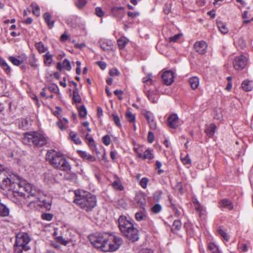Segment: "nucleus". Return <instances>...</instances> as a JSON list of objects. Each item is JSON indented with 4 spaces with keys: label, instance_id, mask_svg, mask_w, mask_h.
<instances>
[{
    "label": "nucleus",
    "instance_id": "obj_1",
    "mask_svg": "<svg viewBox=\"0 0 253 253\" xmlns=\"http://www.w3.org/2000/svg\"><path fill=\"white\" fill-rule=\"evenodd\" d=\"M74 202L86 211H91L96 204V198L90 193L79 190L75 191Z\"/></svg>",
    "mask_w": 253,
    "mask_h": 253
},
{
    "label": "nucleus",
    "instance_id": "obj_2",
    "mask_svg": "<svg viewBox=\"0 0 253 253\" xmlns=\"http://www.w3.org/2000/svg\"><path fill=\"white\" fill-rule=\"evenodd\" d=\"M12 182L14 183L13 184L14 188L13 189H5V190H12L13 192L17 193L21 196L24 194L23 191L26 192L28 194L27 197L29 203H30V200L34 199L36 196H38V194L40 192L25 180H20L18 182H16L12 179Z\"/></svg>",
    "mask_w": 253,
    "mask_h": 253
},
{
    "label": "nucleus",
    "instance_id": "obj_3",
    "mask_svg": "<svg viewBox=\"0 0 253 253\" xmlns=\"http://www.w3.org/2000/svg\"><path fill=\"white\" fill-rule=\"evenodd\" d=\"M46 159L49 160L50 164L56 169L65 171L71 169V166L67 160L53 150L47 152Z\"/></svg>",
    "mask_w": 253,
    "mask_h": 253
},
{
    "label": "nucleus",
    "instance_id": "obj_4",
    "mask_svg": "<svg viewBox=\"0 0 253 253\" xmlns=\"http://www.w3.org/2000/svg\"><path fill=\"white\" fill-rule=\"evenodd\" d=\"M24 143L33 145L37 147L45 145L47 142V138L42 134L36 131L25 133L23 138Z\"/></svg>",
    "mask_w": 253,
    "mask_h": 253
},
{
    "label": "nucleus",
    "instance_id": "obj_5",
    "mask_svg": "<svg viewBox=\"0 0 253 253\" xmlns=\"http://www.w3.org/2000/svg\"><path fill=\"white\" fill-rule=\"evenodd\" d=\"M3 165L0 164V187L3 190L14 189V183L12 182V179L16 177L14 174L7 173ZM16 178L19 180L18 177Z\"/></svg>",
    "mask_w": 253,
    "mask_h": 253
},
{
    "label": "nucleus",
    "instance_id": "obj_6",
    "mask_svg": "<svg viewBox=\"0 0 253 253\" xmlns=\"http://www.w3.org/2000/svg\"><path fill=\"white\" fill-rule=\"evenodd\" d=\"M30 241V237L26 233H19L16 236L15 252L21 253L23 250L28 251L30 248L27 244Z\"/></svg>",
    "mask_w": 253,
    "mask_h": 253
},
{
    "label": "nucleus",
    "instance_id": "obj_7",
    "mask_svg": "<svg viewBox=\"0 0 253 253\" xmlns=\"http://www.w3.org/2000/svg\"><path fill=\"white\" fill-rule=\"evenodd\" d=\"M106 242L105 252H114L116 251L123 244V240L120 237L111 234H108Z\"/></svg>",
    "mask_w": 253,
    "mask_h": 253
},
{
    "label": "nucleus",
    "instance_id": "obj_8",
    "mask_svg": "<svg viewBox=\"0 0 253 253\" xmlns=\"http://www.w3.org/2000/svg\"><path fill=\"white\" fill-rule=\"evenodd\" d=\"M108 234L92 235L89 236V240L92 245L96 248H100L105 252L106 242H107Z\"/></svg>",
    "mask_w": 253,
    "mask_h": 253
},
{
    "label": "nucleus",
    "instance_id": "obj_9",
    "mask_svg": "<svg viewBox=\"0 0 253 253\" xmlns=\"http://www.w3.org/2000/svg\"><path fill=\"white\" fill-rule=\"evenodd\" d=\"M36 205L44 207L47 210H49L51 207L50 202L46 201L45 196L42 195L41 192L34 199L30 200V203L28 204V206L33 208H35Z\"/></svg>",
    "mask_w": 253,
    "mask_h": 253
},
{
    "label": "nucleus",
    "instance_id": "obj_10",
    "mask_svg": "<svg viewBox=\"0 0 253 253\" xmlns=\"http://www.w3.org/2000/svg\"><path fill=\"white\" fill-rule=\"evenodd\" d=\"M118 224L119 229L123 236L132 229V228H135L133 224L124 215H121L119 217Z\"/></svg>",
    "mask_w": 253,
    "mask_h": 253
},
{
    "label": "nucleus",
    "instance_id": "obj_11",
    "mask_svg": "<svg viewBox=\"0 0 253 253\" xmlns=\"http://www.w3.org/2000/svg\"><path fill=\"white\" fill-rule=\"evenodd\" d=\"M247 59L244 55L236 57L233 61V66L237 70L243 69L246 65Z\"/></svg>",
    "mask_w": 253,
    "mask_h": 253
},
{
    "label": "nucleus",
    "instance_id": "obj_12",
    "mask_svg": "<svg viewBox=\"0 0 253 253\" xmlns=\"http://www.w3.org/2000/svg\"><path fill=\"white\" fill-rule=\"evenodd\" d=\"M111 13L118 21H120L125 14V8L123 7H113L111 9Z\"/></svg>",
    "mask_w": 253,
    "mask_h": 253
},
{
    "label": "nucleus",
    "instance_id": "obj_13",
    "mask_svg": "<svg viewBox=\"0 0 253 253\" xmlns=\"http://www.w3.org/2000/svg\"><path fill=\"white\" fill-rule=\"evenodd\" d=\"M124 236L129 241L134 242L139 239V231L136 228H132V229L127 232Z\"/></svg>",
    "mask_w": 253,
    "mask_h": 253
},
{
    "label": "nucleus",
    "instance_id": "obj_14",
    "mask_svg": "<svg viewBox=\"0 0 253 253\" xmlns=\"http://www.w3.org/2000/svg\"><path fill=\"white\" fill-rule=\"evenodd\" d=\"M162 78L167 85H170L173 82L174 74L171 71H167L163 73Z\"/></svg>",
    "mask_w": 253,
    "mask_h": 253
},
{
    "label": "nucleus",
    "instance_id": "obj_15",
    "mask_svg": "<svg viewBox=\"0 0 253 253\" xmlns=\"http://www.w3.org/2000/svg\"><path fill=\"white\" fill-rule=\"evenodd\" d=\"M168 124L171 128H175L179 125V119L176 114H171L168 118Z\"/></svg>",
    "mask_w": 253,
    "mask_h": 253
},
{
    "label": "nucleus",
    "instance_id": "obj_16",
    "mask_svg": "<svg viewBox=\"0 0 253 253\" xmlns=\"http://www.w3.org/2000/svg\"><path fill=\"white\" fill-rule=\"evenodd\" d=\"M99 43L101 48L104 51L112 50L113 48L114 44L111 40L101 39Z\"/></svg>",
    "mask_w": 253,
    "mask_h": 253
},
{
    "label": "nucleus",
    "instance_id": "obj_17",
    "mask_svg": "<svg viewBox=\"0 0 253 253\" xmlns=\"http://www.w3.org/2000/svg\"><path fill=\"white\" fill-rule=\"evenodd\" d=\"M207 48L206 42L203 41L197 42L194 44L195 50L201 54H203L206 52Z\"/></svg>",
    "mask_w": 253,
    "mask_h": 253
},
{
    "label": "nucleus",
    "instance_id": "obj_18",
    "mask_svg": "<svg viewBox=\"0 0 253 253\" xmlns=\"http://www.w3.org/2000/svg\"><path fill=\"white\" fill-rule=\"evenodd\" d=\"M218 205L220 209L226 208L229 210H232L234 207L233 203L227 199H223L220 200L219 202Z\"/></svg>",
    "mask_w": 253,
    "mask_h": 253
},
{
    "label": "nucleus",
    "instance_id": "obj_19",
    "mask_svg": "<svg viewBox=\"0 0 253 253\" xmlns=\"http://www.w3.org/2000/svg\"><path fill=\"white\" fill-rule=\"evenodd\" d=\"M79 155L84 160L89 162H94L96 160V158L93 156L87 153L85 151L82 150L78 151Z\"/></svg>",
    "mask_w": 253,
    "mask_h": 253
},
{
    "label": "nucleus",
    "instance_id": "obj_20",
    "mask_svg": "<svg viewBox=\"0 0 253 253\" xmlns=\"http://www.w3.org/2000/svg\"><path fill=\"white\" fill-rule=\"evenodd\" d=\"M216 128V126L214 124H211L210 125H207L205 132L207 135L209 137H211L213 136L215 133V130Z\"/></svg>",
    "mask_w": 253,
    "mask_h": 253
},
{
    "label": "nucleus",
    "instance_id": "obj_21",
    "mask_svg": "<svg viewBox=\"0 0 253 253\" xmlns=\"http://www.w3.org/2000/svg\"><path fill=\"white\" fill-rule=\"evenodd\" d=\"M148 99L151 101L153 103H156L158 100V95L157 91L155 90H148L146 91H144Z\"/></svg>",
    "mask_w": 253,
    "mask_h": 253
},
{
    "label": "nucleus",
    "instance_id": "obj_22",
    "mask_svg": "<svg viewBox=\"0 0 253 253\" xmlns=\"http://www.w3.org/2000/svg\"><path fill=\"white\" fill-rule=\"evenodd\" d=\"M68 119L65 118H59L58 121L56 122L57 126L62 130H64L68 127Z\"/></svg>",
    "mask_w": 253,
    "mask_h": 253
},
{
    "label": "nucleus",
    "instance_id": "obj_23",
    "mask_svg": "<svg viewBox=\"0 0 253 253\" xmlns=\"http://www.w3.org/2000/svg\"><path fill=\"white\" fill-rule=\"evenodd\" d=\"M135 217L136 220L138 221L146 220L147 218V212L145 208L137 212L135 214Z\"/></svg>",
    "mask_w": 253,
    "mask_h": 253
},
{
    "label": "nucleus",
    "instance_id": "obj_24",
    "mask_svg": "<svg viewBox=\"0 0 253 253\" xmlns=\"http://www.w3.org/2000/svg\"><path fill=\"white\" fill-rule=\"evenodd\" d=\"M43 19L45 22L48 25L49 28L51 29L54 24V21L51 20V16L48 12H45L43 15Z\"/></svg>",
    "mask_w": 253,
    "mask_h": 253
},
{
    "label": "nucleus",
    "instance_id": "obj_25",
    "mask_svg": "<svg viewBox=\"0 0 253 253\" xmlns=\"http://www.w3.org/2000/svg\"><path fill=\"white\" fill-rule=\"evenodd\" d=\"M0 67L7 74H9L11 72V68L7 64L5 61L0 57Z\"/></svg>",
    "mask_w": 253,
    "mask_h": 253
},
{
    "label": "nucleus",
    "instance_id": "obj_26",
    "mask_svg": "<svg viewBox=\"0 0 253 253\" xmlns=\"http://www.w3.org/2000/svg\"><path fill=\"white\" fill-rule=\"evenodd\" d=\"M189 83L193 89H196L199 85V79L197 77H193L189 79Z\"/></svg>",
    "mask_w": 253,
    "mask_h": 253
},
{
    "label": "nucleus",
    "instance_id": "obj_27",
    "mask_svg": "<svg viewBox=\"0 0 253 253\" xmlns=\"http://www.w3.org/2000/svg\"><path fill=\"white\" fill-rule=\"evenodd\" d=\"M242 87L246 91H251L253 86L252 81L245 80L242 84Z\"/></svg>",
    "mask_w": 253,
    "mask_h": 253
},
{
    "label": "nucleus",
    "instance_id": "obj_28",
    "mask_svg": "<svg viewBox=\"0 0 253 253\" xmlns=\"http://www.w3.org/2000/svg\"><path fill=\"white\" fill-rule=\"evenodd\" d=\"M128 40L124 37L119 39L117 41V43L119 48L120 49H123L125 47L126 45L128 43Z\"/></svg>",
    "mask_w": 253,
    "mask_h": 253
},
{
    "label": "nucleus",
    "instance_id": "obj_29",
    "mask_svg": "<svg viewBox=\"0 0 253 253\" xmlns=\"http://www.w3.org/2000/svg\"><path fill=\"white\" fill-rule=\"evenodd\" d=\"M242 17L244 19L243 23L245 24H248L253 21V15L252 16L247 10L244 12Z\"/></svg>",
    "mask_w": 253,
    "mask_h": 253
},
{
    "label": "nucleus",
    "instance_id": "obj_30",
    "mask_svg": "<svg viewBox=\"0 0 253 253\" xmlns=\"http://www.w3.org/2000/svg\"><path fill=\"white\" fill-rule=\"evenodd\" d=\"M44 63L47 66H49L52 62V55L47 52L43 56Z\"/></svg>",
    "mask_w": 253,
    "mask_h": 253
},
{
    "label": "nucleus",
    "instance_id": "obj_31",
    "mask_svg": "<svg viewBox=\"0 0 253 253\" xmlns=\"http://www.w3.org/2000/svg\"><path fill=\"white\" fill-rule=\"evenodd\" d=\"M126 118L130 123H134L135 121V116L131 111L127 110L126 113Z\"/></svg>",
    "mask_w": 253,
    "mask_h": 253
},
{
    "label": "nucleus",
    "instance_id": "obj_32",
    "mask_svg": "<svg viewBox=\"0 0 253 253\" xmlns=\"http://www.w3.org/2000/svg\"><path fill=\"white\" fill-rule=\"evenodd\" d=\"M73 99L76 103H80L81 101V97L79 94L78 88H75L73 90Z\"/></svg>",
    "mask_w": 253,
    "mask_h": 253
},
{
    "label": "nucleus",
    "instance_id": "obj_33",
    "mask_svg": "<svg viewBox=\"0 0 253 253\" xmlns=\"http://www.w3.org/2000/svg\"><path fill=\"white\" fill-rule=\"evenodd\" d=\"M35 47L40 53H43L47 50V48L44 46L42 42L36 43Z\"/></svg>",
    "mask_w": 253,
    "mask_h": 253
},
{
    "label": "nucleus",
    "instance_id": "obj_34",
    "mask_svg": "<svg viewBox=\"0 0 253 253\" xmlns=\"http://www.w3.org/2000/svg\"><path fill=\"white\" fill-rule=\"evenodd\" d=\"M154 158V155L152 151L148 149L145 151L143 154V159H148L151 160Z\"/></svg>",
    "mask_w": 253,
    "mask_h": 253
},
{
    "label": "nucleus",
    "instance_id": "obj_35",
    "mask_svg": "<svg viewBox=\"0 0 253 253\" xmlns=\"http://www.w3.org/2000/svg\"><path fill=\"white\" fill-rule=\"evenodd\" d=\"M138 205L141 208V209L145 208V200L143 196H138L136 198Z\"/></svg>",
    "mask_w": 253,
    "mask_h": 253
},
{
    "label": "nucleus",
    "instance_id": "obj_36",
    "mask_svg": "<svg viewBox=\"0 0 253 253\" xmlns=\"http://www.w3.org/2000/svg\"><path fill=\"white\" fill-rule=\"evenodd\" d=\"M58 242L61 244L66 246L68 243H71L72 241L71 239H64L62 236H58L56 238Z\"/></svg>",
    "mask_w": 253,
    "mask_h": 253
},
{
    "label": "nucleus",
    "instance_id": "obj_37",
    "mask_svg": "<svg viewBox=\"0 0 253 253\" xmlns=\"http://www.w3.org/2000/svg\"><path fill=\"white\" fill-rule=\"evenodd\" d=\"M217 27L218 28L219 30L223 34H225L228 33V29L224 23L221 22L218 23Z\"/></svg>",
    "mask_w": 253,
    "mask_h": 253
},
{
    "label": "nucleus",
    "instance_id": "obj_38",
    "mask_svg": "<svg viewBox=\"0 0 253 253\" xmlns=\"http://www.w3.org/2000/svg\"><path fill=\"white\" fill-rule=\"evenodd\" d=\"M70 136L72 140L76 144H80L82 143L81 139L77 137V133L71 131L70 133Z\"/></svg>",
    "mask_w": 253,
    "mask_h": 253
},
{
    "label": "nucleus",
    "instance_id": "obj_39",
    "mask_svg": "<svg viewBox=\"0 0 253 253\" xmlns=\"http://www.w3.org/2000/svg\"><path fill=\"white\" fill-rule=\"evenodd\" d=\"M112 186L115 189L119 190H123L124 189L122 182L119 179L115 180L112 183Z\"/></svg>",
    "mask_w": 253,
    "mask_h": 253
},
{
    "label": "nucleus",
    "instance_id": "obj_40",
    "mask_svg": "<svg viewBox=\"0 0 253 253\" xmlns=\"http://www.w3.org/2000/svg\"><path fill=\"white\" fill-rule=\"evenodd\" d=\"M8 60L14 65L19 66L21 64L23 61L22 60H20L17 59L13 56H9L8 57Z\"/></svg>",
    "mask_w": 253,
    "mask_h": 253
},
{
    "label": "nucleus",
    "instance_id": "obj_41",
    "mask_svg": "<svg viewBox=\"0 0 253 253\" xmlns=\"http://www.w3.org/2000/svg\"><path fill=\"white\" fill-rule=\"evenodd\" d=\"M208 250L211 253H214L219 251L218 247L213 243H210L208 245Z\"/></svg>",
    "mask_w": 253,
    "mask_h": 253
},
{
    "label": "nucleus",
    "instance_id": "obj_42",
    "mask_svg": "<svg viewBox=\"0 0 253 253\" xmlns=\"http://www.w3.org/2000/svg\"><path fill=\"white\" fill-rule=\"evenodd\" d=\"M208 250L211 253H214L219 251L218 247L213 243H210L208 245Z\"/></svg>",
    "mask_w": 253,
    "mask_h": 253
},
{
    "label": "nucleus",
    "instance_id": "obj_43",
    "mask_svg": "<svg viewBox=\"0 0 253 253\" xmlns=\"http://www.w3.org/2000/svg\"><path fill=\"white\" fill-rule=\"evenodd\" d=\"M78 111L79 115L82 118H84L86 116L87 114V111L86 108L84 105H82L80 106L78 108Z\"/></svg>",
    "mask_w": 253,
    "mask_h": 253
},
{
    "label": "nucleus",
    "instance_id": "obj_44",
    "mask_svg": "<svg viewBox=\"0 0 253 253\" xmlns=\"http://www.w3.org/2000/svg\"><path fill=\"white\" fill-rule=\"evenodd\" d=\"M29 62L30 65L34 69L36 68L38 66L36 62L37 59L34 55H32L29 58Z\"/></svg>",
    "mask_w": 253,
    "mask_h": 253
},
{
    "label": "nucleus",
    "instance_id": "obj_45",
    "mask_svg": "<svg viewBox=\"0 0 253 253\" xmlns=\"http://www.w3.org/2000/svg\"><path fill=\"white\" fill-rule=\"evenodd\" d=\"M162 209V207L159 204H156L151 208V211L154 213H158Z\"/></svg>",
    "mask_w": 253,
    "mask_h": 253
},
{
    "label": "nucleus",
    "instance_id": "obj_46",
    "mask_svg": "<svg viewBox=\"0 0 253 253\" xmlns=\"http://www.w3.org/2000/svg\"><path fill=\"white\" fill-rule=\"evenodd\" d=\"M181 222L179 220H175L173 223L172 230H179L181 227Z\"/></svg>",
    "mask_w": 253,
    "mask_h": 253
},
{
    "label": "nucleus",
    "instance_id": "obj_47",
    "mask_svg": "<svg viewBox=\"0 0 253 253\" xmlns=\"http://www.w3.org/2000/svg\"><path fill=\"white\" fill-rule=\"evenodd\" d=\"M33 13L37 16L40 15V10L39 6L36 3H33L32 4Z\"/></svg>",
    "mask_w": 253,
    "mask_h": 253
},
{
    "label": "nucleus",
    "instance_id": "obj_48",
    "mask_svg": "<svg viewBox=\"0 0 253 253\" xmlns=\"http://www.w3.org/2000/svg\"><path fill=\"white\" fill-rule=\"evenodd\" d=\"M163 192L161 190L156 191L153 194V199L156 201L158 202L161 198Z\"/></svg>",
    "mask_w": 253,
    "mask_h": 253
},
{
    "label": "nucleus",
    "instance_id": "obj_49",
    "mask_svg": "<svg viewBox=\"0 0 253 253\" xmlns=\"http://www.w3.org/2000/svg\"><path fill=\"white\" fill-rule=\"evenodd\" d=\"M63 68L67 71H70L71 69V65L70 61L67 59H65L62 62Z\"/></svg>",
    "mask_w": 253,
    "mask_h": 253
},
{
    "label": "nucleus",
    "instance_id": "obj_50",
    "mask_svg": "<svg viewBox=\"0 0 253 253\" xmlns=\"http://www.w3.org/2000/svg\"><path fill=\"white\" fill-rule=\"evenodd\" d=\"M113 120L117 126L121 127L122 125L120 122V120L119 116L116 114H113L112 115Z\"/></svg>",
    "mask_w": 253,
    "mask_h": 253
},
{
    "label": "nucleus",
    "instance_id": "obj_51",
    "mask_svg": "<svg viewBox=\"0 0 253 253\" xmlns=\"http://www.w3.org/2000/svg\"><path fill=\"white\" fill-rule=\"evenodd\" d=\"M148 182V178L146 177H143L140 180L139 184L142 188L145 189L147 188Z\"/></svg>",
    "mask_w": 253,
    "mask_h": 253
},
{
    "label": "nucleus",
    "instance_id": "obj_52",
    "mask_svg": "<svg viewBox=\"0 0 253 253\" xmlns=\"http://www.w3.org/2000/svg\"><path fill=\"white\" fill-rule=\"evenodd\" d=\"M195 207L197 211L199 212L200 215H201L203 212L205 211L204 208L199 203L195 204Z\"/></svg>",
    "mask_w": 253,
    "mask_h": 253
},
{
    "label": "nucleus",
    "instance_id": "obj_53",
    "mask_svg": "<svg viewBox=\"0 0 253 253\" xmlns=\"http://www.w3.org/2000/svg\"><path fill=\"white\" fill-rule=\"evenodd\" d=\"M218 233L226 241L229 239V237L224 230L221 228H219L217 230Z\"/></svg>",
    "mask_w": 253,
    "mask_h": 253
},
{
    "label": "nucleus",
    "instance_id": "obj_54",
    "mask_svg": "<svg viewBox=\"0 0 253 253\" xmlns=\"http://www.w3.org/2000/svg\"><path fill=\"white\" fill-rule=\"evenodd\" d=\"M42 217L43 220L50 221L53 218V214L49 213H44L42 214Z\"/></svg>",
    "mask_w": 253,
    "mask_h": 253
},
{
    "label": "nucleus",
    "instance_id": "obj_55",
    "mask_svg": "<svg viewBox=\"0 0 253 253\" xmlns=\"http://www.w3.org/2000/svg\"><path fill=\"white\" fill-rule=\"evenodd\" d=\"M143 83H150V84H152V75L151 74L147 75L146 77H145L142 79Z\"/></svg>",
    "mask_w": 253,
    "mask_h": 253
},
{
    "label": "nucleus",
    "instance_id": "obj_56",
    "mask_svg": "<svg viewBox=\"0 0 253 253\" xmlns=\"http://www.w3.org/2000/svg\"><path fill=\"white\" fill-rule=\"evenodd\" d=\"M169 202H170L171 207L172 208L174 211L175 215L177 217L179 216L180 214V212L176 208L174 204L172 203L171 199L170 197L169 198Z\"/></svg>",
    "mask_w": 253,
    "mask_h": 253
},
{
    "label": "nucleus",
    "instance_id": "obj_57",
    "mask_svg": "<svg viewBox=\"0 0 253 253\" xmlns=\"http://www.w3.org/2000/svg\"><path fill=\"white\" fill-rule=\"evenodd\" d=\"M181 160L184 165H189L191 163V160L188 154L186 155L185 157L181 158Z\"/></svg>",
    "mask_w": 253,
    "mask_h": 253
},
{
    "label": "nucleus",
    "instance_id": "obj_58",
    "mask_svg": "<svg viewBox=\"0 0 253 253\" xmlns=\"http://www.w3.org/2000/svg\"><path fill=\"white\" fill-rule=\"evenodd\" d=\"M110 137L108 135H106L102 137V142L106 146L110 144Z\"/></svg>",
    "mask_w": 253,
    "mask_h": 253
},
{
    "label": "nucleus",
    "instance_id": "obj_59",
    "mask_svg": "<svg viewBox=\"0 0 253 253\" xmlns=\"http://www.w3.org/2000/svg\"><path fill=\"white\" fill-rule=\"evenodd\" d=\"M143 115L146 118L148 122L154 119V116H153V114L150 112L145 111L143 113Z\"/></svg>",
    "mask_w": 253,
    "mask_h": 253
},
{
    "label": "nucleus",
    "instance_id": "obj_60",
    "mask_svg": "<svg viewBox=\"0 0 253 253\" xmlns=\"http://www.w3.org/2000/svg\"><path fill=\"white\" fill-rule=\"evenodd\" d=\"M86 3V0H78L76 4L78 8L81 9L85 5Z\"/></svg>",
    "mask_w": 253,
    "mask_h": 253
},
{
    "label": "nucleus",
    "instance_id": "obj_61",
    "mask_svg": "<svg viewBox=\"0 0 253 253\" xmlns=\"http://www.w3.org/2000/svg\"><path fill=\"white\" fill-rule=\"evenodd\" d=\"M95 13H96V14L97 15V16L99 17H102L104 14V12L103 11L101 8H100V7H97L96 8Z\"/></svg>",
    "mask_w": 253,
    "mask_h": 253
},
{
    "label": "nucleus",
    "instance_id": "obj_62",
    "mask_svg": "<svg viewBox=\"0 0 253 253\" xmlns=\"http://www.w3.org/2000/svg\"><path fill=\"white\" fill-rule=\"evenodd\" d=\"M48 88L49 91H50L51 92H56V91L58 89V86L55 84H50L48 86Z\"/></svg>",
    "mask_w": 253,
    "mask_h": 253
},
{
    "label": "nucleus",
    "instance_id": "obj_63",
    "mask_svg": "<svg viewBox=\"0 0 253 253\" xmlns=\"http://www.w3.org/2000/svg\"><path fill=\"white\" fill-rule=\"evenodd\" d=\"M149 126L151 129H155L157 128V125L154 119L148 122Z\"/></svg>",
    "mask_w": 253,
    "mask_h": 253
},
{
    "label": "nucleus",
    "instance_id": "obj_64",
    "mask_svg": "<svg viewBox=\"0 0 253 253\" xmlns=\"http://www.w3.org/2000/svg\"><path fill=\"white\" fill-rule=\"evenodd\" d=\"M181 36V34H176L175 35L173 36L170 37L169 38V40L170 42H176L177 41V40L180 38V37Z\"/></svg>",
    "mask_w": 253,
    "mask_h": 253
}]
</instances>
